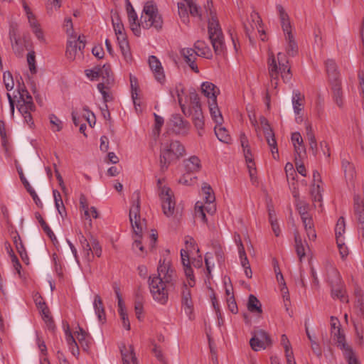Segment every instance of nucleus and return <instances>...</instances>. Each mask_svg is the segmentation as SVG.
Returning a JSON list of instances; mask_svg holds the SVG:
<instances>
[{
  "label": "nucleus",
  "mask_w": 364,
  "mask_h": 364,
  "mask_svg": "<svg viewBox=\"0 0 364 364\" xmlns=\"http://www.w3.org/2000/svg\"><path fill=\"white\" fill-rule=\"evenodd\" d=\"M195 213L196 218L201 219L203 223H207V218L202 203L197 202L196 203Z\"/></svg>",
  "instance_id": "5fc2aeb1"
},
{
  "label": "nucleus",
  "mask_w": 364,
  "mask_h": 364,
  "mask_svg": "<svg viewBox=\"0 0 364 364\" xmlns=\"http://www.w3.org/2000/svg\"><path fill=\"white\" fill-rule=\"evenodd\" d=\"M363 196L358 194L354 195L353 214L358 234L364 240V186H363Z\"/></svg>",
  "instance_id": "6e6552de"
},
{
  "label": "nucleus",
  "mask_w": 364,
  "mask_h": 364,
  "mask_svg": "<svg viewBox=\"0 0 364 364\" xmlns=\"http://www.w3.org/2000/svg\"><path fill=\"white\" fill-rule=\"evenodd\" d=\"M332 84V90H333V97L335 103L339 107H342L343 105V92L341 90V83L340 82H331Z\"/></svg>",
  "instance_id": "bb28decb"
},
{
  "label": "nucleus",
  "mask_w": 364,
  "mask_h": 364,
  "mask_svg": "<svg viewBox=\"0 0 364 364\" xmlns=\"http://www.w3.org/2000/svg\"><path fill=\"white\" fill-rule=\"evenodd\" d=\"M278 70L282 74V77L284 82H289L291 78V68L289 66V61L286 58V55L282 53L277 54V58L276 59Z\"/></svg>",
  "instance_id": "f8f14e48"
},
{
  "label": "nucleus",
  "mask_w": 364,
  "mask_h": 364,
  "mask_svg": "<svg viewBox=\"0 0 364 364\" xmlns=\"http://www.w3.org/2000/svg\"><path fill=\"white\" fill-rule=\"evenodd\" d=\"M157 272L158 274L155 276L159 277L165 284L168 286L174 285L176 275L175 269L172 267L170 262H166V259L160 260Z\"/></svg>",
  "instance_id": "1a4fd4ad"
},
{
  "label": "nucleus",
  "mask_w": 364,
  "mask_h": 364,
  "mask_svg": "<svg viewBox=\"0 0 364 364\" xmlns=\"http://www.w3.org/2000/svg\"><path fill=\"white\" fill-rule=\"evenodd\" d=\"M311 194L313 199L315 201H321V200L322 196L321 193L320 186L318 183H317L316 186H315V184H312Z\"/></svg>",
  "instance_id": "338daca9"
},
{
  "label": "nucleus",
  "mask_w": 364,
  "mask_h": 364,
  "mask_svg": "<svg viewBox=\"0 0 364 364\" xmlns=\"http://www.w3.org/2000/svg\"><path fill=\"white\" fill-rule=\"evenodd\" d=\"M286 40L287 41V46L286 48L287 54L291 56H295L298 53V46L293 35L286 36Z\"/></svg>",
  "instance_id": "c9c22d12"
},
{
  "label": "nucleus",
  "mask_w": 364,
  "mask_h": 364,
  "mask_svg": "<svg viewBox=\"0 0 364 364\" xmlns=\"http://www.w3.org/2000/svg\"><path fill=\"white\" fill-rule=\"evenodd\" d=\"M9 35L14 52L18 56L21 55L23 46L19 37L17 23H11L10 24Z\"/></svg>",
  "instance_id": "9b49d317"
},
{
  "label": "nucleus",
  "mask_w": 364,
  "mask_h": 364,
  "mask_svg": "<svg viewBox=\"0 0 364 364\" xmlns=\"http://www.w3.org/2000/svg\"><path fill=\"white\" fill-rule=\"evenodd\" d=\"M250 344L252 348V349L255 351H258L259 350L264 349L267 346H265L261 341H259L257 337L253 336L250 341Z\"/></svg>",
  "instance_id": "6e6d98bb"
},
{
  "label": "nucleus",
  "mask_w": 364,
  "mask_h": 364,
  "mask_svg": "<svg viewBox=\"0 0 364 364\" xmlns=\"http://www.w3.org/2000/svg\"><path fill=\"white\" fill-rule=\"evenodd\" d=\"M215 134L218 139L222 142L228 144L230 141V136L225 127L216 126L215 127Z\"/></svg>",
  "instance_id": "58836bf2"
},
{
  "label": "nucleus",
  "mask_w": 364,
  "mask_h": 364,
  "mask_svg": "<svg viewBox=\"0 0 364 364\" xmlns=\"http://www.w3.org/2000/svg\"><path fill=\"white\" fill-rule=\"evenodd\" d=\"M294 242L296 252L301 262L302 259L306 256L304 244L301 240L299 232L296 230L294 232Z\"/></svg>",
  "instance_id": "cd10ccee"
},
{
  "label": "nucleus",
  "mask_w": 364,
  "mask_h": 364,
  "mask_svg": "<svg viewBox=\"0 0 364 364\" xmlns=\"http://www.w3.org/2000/svg\"><path fill=\"white\" fill-rule=\"evenodd\" d=\"M150 293L154 300L161 305H165L168 300V287L159 277L150 276L148 280Z\"/></svg>",
  "instance_id": "39448f33"
},
{
  "label": "nucleus",
  "mask_w": 364,
  "mask_h": 364,
  "mask_svg": "<svg viewBox=\"0 0 364 364\" xmlns=\"http://www.w3.org/2000/svg\"><path fill=\"white\" fill-rule=\"evenodd\" d=\"M130 82H131V88H132V98L133 100V102L134 104L135 107L136 108V100L138 97L137 94V79L135 77L130 75Z\"/></svg>",
  "instance_id": "603ef678"
},
{
  "label": "nucleus",
  "mask_w": 364,
  "mask_h": 364,
  "mask_svg": "<svg viewBox=\"0 0 364 364\" xmlns=\"http://www.w3.org/2000/svg\"><path fill=\"white\" fill-rule=\"evenodd\" d=\"M132 205L129 210V220L134 235L141 237L144 228V220L140 218V193L135 191L132 196Z\"/></svg>",
  "instance_id": "423d86ee"
},
{
  "label": "nucleus",
  "mask_w": 364,
  "mask_h": 364,
  "mask_svg": "<svg viewBox=\"0 0 364 364\" xmlns=\"http://www.w3.org/2000/svg\"><path fill=\"white\" fill-rule=\"evenodd\" d=\"M268 70L271 78V87L276 89L278 86L279 73L277 61L273 54H272L268 59Z\"/></svg>",
  "instance_id": "4468645a"
},
{
  "label": "nucleus",
  "mask_w": 364,
  "mask_h": 364,
  "mask_svg": "<svg viewBox=\"0 0 364 364\" xmlns=\"http://www.w3.org/2000/svg\"><path fill=\"white\" fill-rule=\"evenodd\" d=\"M27 62L29 66V70L32 73H36V68L35 65L36 56L33 51L29 52L27 55Z\"/></svg>",
  "instance_id": "69168bd1"
},
{
  "label": "nucleus",
  "mask_w": 364,
  "mask_h": 364,
  "mask_svg": "<svg viewBox=\"0 0 364 364\" xmlns=\"http://www.w3.org/2000/svg\"><path fill=\"white\" fill-rule=\"evenodd\" d=\"M112 287L118 300L119 313L120 314V312H126L124 303L122 300L119 285L117 283H114Z\"/></svg>",
  "instance_id": "49530a36"
},
{
  "label": "nucleus",
  "mask_w": 364,
  "mask_h": 364,
  "mask_svg": "<svg viewBox=\"0 0 364 364\" xmlns=\"http://www.w3.org/2000/svg\"><path fill=\"white\" fill-rule=\"evenodd\" d=\"M65 333L66 336V341L69 345L70 350L73 355L79 354V348L77 344L70 331V325L68 323H64Z\"/></svg>",
  "instance_id": "412c9836"
},
{
  "label": "nucleus",
  "mask_w": 364,
  "mask_h": 364,
  "mask_svg": "<svg viewBox=\"0 0 364 364\" xmlns=\"http://www.w3.org/2000/svg\"><path fill=\"white\" fill-rule=\"evenodd\" d=\"M181 304L184 307V311L186 314H191L193 311V303L191 299V292L186 284H183L181 292Z\"/></svg>",
  "instance_id": "2eb2a0df"
},
{
  "label": "nucleus",
  "mask_w": 364,
  "mask_h": 364,
  "mask_svg": "<svg viewBox=\"0 0 364 364\" xmlns=\"http://www.w3.org/2000/svg\"><path fill=\"white\" fill-rule=\"evenodd\" d=\"M17 107H18L19 112L23 116L27 113H29V112L35 110V105L33 102L23 103V102H21V101H18Z\"/></svg>",
  "instance_id": "37998d69"
},
{
  "label": "nucleus",
  "mask_w": 364,
  "mask_h": 364,
  "mask_svg": "<svg viewBox=\"0 0 364 364\" xmlns=\"http://www.w3.org/2000/svg\"><path fill=\"white\" fill-rule=\"evenodd\" d=\"M170 126L173 131L178 134H186L189 129V123L184 121L179 114L172 115Z\"/></svg>",
  "instance_id": "ddd939ff"
},
{
  "label": "nucleus",
  "mask_w": 364,
  "mask_h": 364,
  "mask_svg": "<svg viewBox=\"0 0 364 364\" xmlns=\"http://www.w3.org/2000/svg\"><path fill=\"white\" fill-rule=\"evenodd\" d=\"M3 81H4L5 87L8 91L13 90L14 86V82L13 76L9 71H6L4 73Z\"/></svg>",
  "instance_id": "8fccbe9b"
},
{
  "label": "nucleus",
  "mask_w": 364,
  "mask_h": 364,
  "mask_svg": "<svg viewBox=\"0 0 364 364\" xmlns=\"http://www.w3.org/2000/svg\"><path fill=\"white\" fill-rule=\"evenodd\" d=\"M100 77L106 80L107 84L112 81V72L109 65H104L102 67H98Z\"/></svg>",
  "instance_id": "4c0bfd02"
},
{
  "label": "nucleus",
  "mask_w": 364,
  "mask_h": 364,
  "mask_svg": "<svg viewBox=\"0 0 364 364\" xmlns=\"http://www.w3.org/2000/svg\"><path fill=\"white\" fill-rule=\"evenodd\" d=\"M149 64L150 68L154 71L156 79L161 82L164 78L165 75L164 74L163 68L159 59L154 56L151 55L149 58Z\"/></svg>",
  "instance_id": "a211bd4d"
},
{
  "label": "nucleus",
  "mask_w": 364,
  "mask_h": 364,
  "mask_svg": "<svg viewBox=\"0 0 364 364\" xmlns=\"http://www.w3.org/2000/svg\"><path fill=\"white\" fill-rule=\"evenodd\" d=\"M304 100V96L302 95L300 92L295 91L294 92V95L292 97V104L294 111L296 114H299L300 112L304 109V103L303 101Z\"/></svg>",
  "instance_id": "c85d7f7f"
},
{
  "label": "nucleus",
  "mask_w": 364,
  "mask_h": 364,
  "mask_svg": "<svg viewBox=\"0 0 364 364\" xmlns=\"http://www.w3.org/2000/svg\"><path fill=\"white\" fill-rule=\"evenodd\" d=\"M296 208H297L301 217L305 216V215L309 214L308 213L309 204H307L306 202L302 201V200H298L296 202Z\"/></svg>",
  "instance_id": "e2e57ef3"
},
{
  "label": "nucleus",
  "mask_w": 364,
  "mask_h": 364,
  "mask_svg": "<svg viewBox=\"0 0 364 364\" xmlns=\"http://www.w3.org/2000/svg\"><path fill=\"white\" fill-rule=\"evenodd\" d=\"M18 92L19 95V100L18 101H21V102L23 103L33 102L32 97L26 89L24 85L23 84L21 86L19 82L18 86Z\"/></svg>",
  "instance_id": "ea45409f"
},
{
  "label": "nucleus",
  "mask_w": 364,
  "mask_h": 364,
  "mask_svg": "<svg viewBox=\"0 0 364 364\" xmlns=\"http://www.w3.org/2000/svg\"><path fill=\"white\" fill-rule=\"evenodd\" d=\"M259 122L264 132V134H272L273 130L270 127L268 120L264 116L259 117Z\"/></svg>",
  "instance_id": "0e129e2a"
},
{
  "label": "nucleus",
  "mask_w": 364,
  "mask_h": 364,
  "mask_svg": "<svg viewBox=\"0 0 364 364\" xmlns=\"http://www.w3.org/2000/svg\"><path fill=\"white\" fill-rule=\"evenodd\" d=\"M196 109L188 110L192 116L193 122L198 130V134L202 135L204 127V117L201 108H196Z\"/></svg>",
  "instance_id": "aec40b11"
},
{
  "label": "nucleus",
  "mask_w": 364,
  "mask_h": 364,
  "mask_svg": "<svg viewBox=\"0 0 364 364\" xmlns=\"http://www.w3.org/2000/svg\"><path fill=\"white\" fill-rule=\"evenodd\" d=\"M91 248L92 252H90V258L93 257L95 254L97 257H100L102 255V247L98 242V240L91 237L90 238Z\"/></svg>",
  "instance_id": "a18cd8bd"
},
{
  "label": "nucleus",
  "mask_w": 364,
  "mask_h": 364,
  "mask_svg": "<svg viewBox=\"0 0 364 364\" xmlns=\"http://www.w3.org/2000/svg\"><path fill=\"white\" fill-rule=\"evenodd\" d=\"M247 309L250 312H257L261 314L262 312V305L257 298L253 294H250L248 298Z\"/></svg>",
  "instance_id": "7c9ffc66"
},
{
  "label": "nucleus",
  "mask_w": 364,
  "mask_h": 364,
  "mask_svg": "<svg viewBox=\"0 0 364 364\" xmlns=\"http://www.w3.org/2000/svg\"><path fill=\"white\" fill-rule=\"evenodd\" d=\"M79 240L83 248L85 257L87 260H90V252H92L91 245L88 242L86 237L82 235L80 236Z\"/></svg>",
  "instance_id": "09e8293b"
},
{
  "label": "nucleus",
  "mask_w": 364,
  "mask_h": 364,
  "mask_svg": "<svg viewBox=\"0 0 364 364\" xmlns=\"http://www.w3.org/2000/svg\"><path fill=\"white\" fill-rule=\"evenodd\" d=\"M35 216H36V218L38 220L39 223L41 224L43 231L50 237V239L53 242H54V241L58 242L57 238H56L54 232L52 231V230L50 228V227L46 223V221L43 220L41 215L38 212H36L35 213Z\"/></svg>",
  "instance_id": "473e14b6"
},
{
  "label": "nucleus",
  "mask_w": 364,
  "mask_h": 364,
  "mask_svg": "<svg viewBox=\"0 0 364 364\" xmlns=\"http://www.w3.org/2000/svg\"><path fill=\"white\" fill-rule=\"evenodd\" d=\"M11 235L13 238V242L21 259L25 263L28 264L29 258L18 233L16 231H15L11 233Z\"/></svg>",
  "instance_id": "6ab92c4d"
},
{
  "label": "nucleus",
  "mask_w": 364,
  "mask_h": 364,
  "mask_svg": "<svg viewBox=\"0 0 364 364\" xmlns=\"http://www.w3.org/2000/svg\"><path fill=\"white\" fill-rule=\"evenodd\" d=\"M79 331H77V340L81 345L82 348L84 350H87L89 349L90 341L88 338H90V335L84 331L82 328L78 326Z\"/></svg>",
  "instance_id": "72a5a7b5"
},
{
  "label": "nucleus",
  "mask_w": 364,
  "mask_h": 364,
  "mask_svg": "<svg viewBox=\"0 0 364 364\" xmlns=\"http://www.w3.org/2000/svg\"><path fill=\"white\" fill-rule=\"evenodd\" d=\"M178 14L183 21V23H187L189 21V17L187 14L186 6L184 4H178Z\"/></svg>",
  "instance_id": "774afa93"
},
{
  "label": "nucleus",
  "mask_w": 364,
  "mask_h": 364,
  "mask_svg": "<svg viewBox=\"0 0 364 364\" xmlns=\"http://www.w3.org/2000/svg\"><path fill=\"white\" fill-rule=\"evenodd\" d=\"M208 105H209L210 112V114H211L213 119L218 124L220 125L222 124L223 119L222 114H220V112L219 111V109H218V107L217 105V102H215V101L208 102Z\"/></svg>",
  "instance_id": "f704fd0d"
},
{
  "label": "nucleus",
  "mask_w": 364,
  "mask_h": 364,
  "mask_svg": "<svg viewBox=\"0 0 364 364\" xmlns=\"http://www.w3.org/2000/svg\"><path fill=\"white\" fill-rule=\"evenodd\" d=\"M306 136L309 144V149L311 150L314 156H316L318 152L317 142L314 134L311 124H306Z\"/></svg>",
  "instance_id": "393cba45"
},
{
  "label": "nucleus",
  "mask_w": 364,
  "mask_h": 364,
  "mask_svg": "<svg viewBox=\"0 0 364 364\" xmlns=\"http://www.w3.org/2000/svg\"><path fill=\"white\" fill-rule=\"evenodd\" d=\"M212 6V1L208 0L205 8L207 11L208 9L210 13L208 26V37L215 53L217 55H220L223 53L225 48L224 36L215 14L211 10Z\"/></svg>",
  "instance_id": "f257e3e1"
},
{
  "label": "nucleus",
  "mask_w": 364,
  "mask_h": 364,
  "mask_svg": "<svg viewBox=\"0 0 364 364\" xmlns=\"http://www.w3.org/2000/svg\"><path fill=\"white\" fill-rule=\"evenodd\" d=\"M343 167L344 168L345 176L349 180H353L354 177V168L348 162L346 161L343 163Z\"/></svg>",
  "instance_id": "13d9d810"
},
{
  "label": "nucleus",
  "mask_w": 364,
  "mask_h": 364,
  "mask_svg": "<svg viewBox=\"0 0 364 364\" xmlns=\"http://www.w3.org/2000/svg\"><path fill=\"white\" fill-rule=\"evenodd\" d=\"M331 274L334 277V279L329 281L331 286V295L335 299H339L341 301L347 302L348 299L345 296V291L341 284L338 272L336 269H332Z\"/></svg>",
  "instance_id": "9d476101"
},
{
  "label": "nucleus",
  "mask_w": 364,
  "mask_h": 364,
  "mask_svg": "<svg viewBox=\"0 0 364 364\" xmlns=\"http://www.w3.org/2000/svg\"><path fill=\"white\" fill-rule=\"evenodd\" d=\"M94 308L100 321L105 318V311L102 300L100 295L96 294L94 299Z\"/></svg>",
  "instance_id": "2f4dec72"
},
{
  "label": "nucleus",
  "mask_w": 364,
  "mask_h": 364,
  "mask_svg": "<svg viewBox=\"0 0 364 364\" xmlns=\"http://www.w3.org/2000/svg\"><path fill=\"white\" fill-rule=\"evenodd\" d=\"M184 1H186L187 6H188L190 14L193 16H201V14L199 12V8L195 3H193L192 0H184Z\"/></svg>",
  "instance_id": "bf43d9fd"
},
{
  "label": "nucleus",
  "mask_w": 364,
  "mask_h": 364,
  "mask_svg": "<svg viewBox=\"0 0 364 364\" xmlns=\"http://www.w3.org/2000/svg\"><path fill=\"white\" fill-rule=\"evenodd\" d=\"M190 107L189 110L196 109V108H201L200 98L196 91L191 92L189 94Z\"/></svg>",
  "instance_id": "de8ad7c7"
},
{
  "label": "nucleus",
  "mask_w": 364,
  "mask_h": 364,
  "mask_svg": "<svg viewBox=\"0 0 364 364\" xmlns=\"http://www.w3.org/2000/svg\"><path fill=\"white\" fill-rule=\"evenodd\" d=\"M331 333L337 346L343 350L345 358L349 361H354L352 356L355 355V353L352 348L346 343L345 336L341 331L340 321L334 316L331 317Z\"/></svg>",
  "instance_id": "20e7f679"
},
{
  "label": "nucleus",
  "mask_w": 364,
  "mask_h": 364,
  "mask_svg": "<svg viewBox=\"0 0 364 364\" xmlns=\"http://www.w3.org/2000/svg\"><path fill=\"white\" fill-rule=\"evenodd\" d=\"M301 218L306 232L307 237L309 240H314L316 237V234L314 228V225L311 216L308 214L305 216L301 217Z\"/></svg>",
  "instance_id": "5701e85b"
},
{
  "label": "nucleus",
  "mask_w": 364,
  "mask_h": 364,
  "mask_svg": "<svg viewBox=\"0 0 364 364\" xmlns=\"http://www.w3.org/2000/svg\"><path fill=\"white\" fill-rule=\"evenodd\" d=\"M201 90L203 95L209 99L208 102H217V96L220 93L219 89L210 82H203Z\"/></svg>",
  "instance_id": "f3484780"
},
{
  "label": "nucleus",
  "mask_w": 364,
  "mask_h": 364,
  "mask_svg": "<svg viewBox=\"0 0 364 364\" xmlns=\"http://www.w3.org/2000/svg\"><path fill=\"white\" fill-rule=\"evenodd\" d=\"M306 336H307L308 338L311 341L312 350L317 356H321V350L320 349L318 344L312 338V336H311V334L309 331V329L307 328L306 329Z\"/></svg>",
  "instance_id": "4d7b16f0"
},
{
  "label": "nucleus",
  "mask_w": 364,
  "mask_h": 364,
  "mask_svg": "<svg viewBox=\"0 0 364 364\" xmlns=\"http://www.w3.org/2000/svg\"><path fill=\"white\" fill-rule=\"evenodd\" d=\"M77 50V41H68L66 49L67 58L73 60L75 58Z\"/></svg>",
  "instance_id": "a19ab883"
},
{
  "label": "nucleus",
  "mask_w": 364,
  "mask_h": 364,
  "mask_svg": "<svg viewBox=\"0 0 364 364\" xmlns=\"http://www.w3.org/2000/svg\"><path fill=\"white\" fill-rule=\"evenodd\" d=\"M185 154V148L178 141L162 142L160 150V169L166 171L169 165Z\"/></svg>",
  "instance_id": "f03ea898"
},
{
  "label": "nucleus",
  "mask_w": 364,
  "mask_h": 364,
  "mask_svg": "<svg viewBox=\"0 0 364 364\" xmlns=\"http://www.w3.org/2000/svg\"><path fill=\"white\" fill-rule=\"evenodd\" d=\"M254 336L257 337V338L264 344H265L266 346H269L272 344V341L269 336L263 330L257 331Z\"/></svg>",
  "instance_id": "864d4df0"
},
{
  "label": "nucleus",
  "mask_w": 364,
  "mask_h": 364,
  "mask_svg": "<svg viewBox=\"0 0 364 364\" xmlns=\"http://www.w3.org/2000/svg\"><path fill=\"white\" fill-rule=\"evenodd\" d=\"M326 72L328 73L331 82H338V73L337 67L333 60H328L326 62Z\"/></svg>",
  "instance_id": "a878e982"
},
{
  "label": "nucleus",
  "mask_w": 364,
  "mask_h": 364,
  "mask_svg": "<svg viewBox=\"0 0 364 364\" xmlns=\"http://www.w3.org/2000/svg\"><path fill=\"white\" fill-rule=\"evenodd\" d=\"M164 179L159 178L157 181V185L160 189L159 196L162 203V209L164 215L170 217L173 214L175 208V200L173 199V194L170 188L161 186Z\"/></svg>",
  "instance_id": "0eeeda50"
},
{
  "label": "nucleus",
  "mask_w": 364,
  "mask_h": 364,
  "mask_svg": "<svg viewBox=\"0 0 364 364\" xmlns=\"http://www.w3.org/2000/svg\"><path fill=\"white\" fill-rule=\"evenodd\" d=\"M119 350L122 361H132L133 363L136 362V358L132 345H130L127 348L124 343H122L119 346Z\"/></svg>",
  "instance_id": "4be33fe9"
},
{
  "label": "nucleus",
  "mask_w": 364,
  "mask_h": 364,
  "mask_svg": "<svg viewBox=\"0 0 364 364\" xmlns=\"http://www.w3.org/2000/svg\"><path fill=\"white\" fill-rule=\"evenodd\" d=\"M346 230V223L343 217H340L335 228L336 238L344 239L343 234Z\"/></svg>",
  "instance_id": "79ce46f5"
},
{
  "label": "nucleus",
  "mask_w": 364,
  "mask_h": 364,
  "mask_svg": "<svg viewBox=\"0 0 364 364\" xmlns=\"http://www.w3.org/2000/svg\"><path fill=\"white\" fill-rule=\"evenodd\" d=\"M126 2H127V11L128 14L129 21V22L136 21H137V15H136V12L134 11V9L131 2L129 1V0H126Z\"/></svg>",
  "instance_id": "680f3d73"
},
{
  "label": "nucleus",
  "mask_w": 364,
  "mask_h": 364,
  "mask_svg": "<svg viewBox=\"0 0 364 364\" xmlns=\"http://www.w3.org/2000/svg\"><path fill=\"white\" fill-rule=\"evenodd\" d=\"M194 49L198 53V56H202L208 59L211 58L213 56L210 48L207 46L205 41H197L194 43Z\"/></svg>",
  "instance_id": "b1692460"
},
{
  "label": "nucleus",
  "mask_w": 364,
  "mask_h": 364,
  "mask_svg": "<svg viewBox=\"0 0 364 364\" xmlns=\"http://www.w3.org/2000/svg\"><path fill=\"white\" fill-rule=\"evenodd\" d=\"M183 266V269L186 277L189 279L188 284L191 287H193L195 285V279L193 275V270L191 267L190 262L188 261L187 264Z\"/></svg>",
  "instance_id": "3c124183"
},
{
  "label": "nucleus",
  "mask_w": 364,
  "mask_h": 364,
  "mask_svg": "<svg viewBox=\"0 0 364 364\" xmlns=\"http://www.w3.org/2000/svg\"><path fill=\"white\" fill-rule=\"evenodd\" d=\"M202 191L205 196V202H215V197L210 186L204 183L202 186Z\"/></svg>",
  "instance_id": "c03bdc74"
},
{
  "label": "nucleus",
  "mask_w": 364,
  "mask_h": 364,
  "mask_svg": "<svg viewBox=\"0 0 364 364\" xmlns=\"http://www.w3.org/2000/svg\"><path fill=\"white\" fill-rule=\"evenodd\" d=\"M112 23L115 31L119 33L120 31H124V25L122 22L119 14L117 11H112Z\"/></svg>",
  "instance_id": "e433bc0d"
},
{
  "label": "nucleus",
  "mask_w": 364,
  "mask_h": 364,
  "mask_svg": "<svg viewBox=\"0 0 364 364\" xmlns=\"http://www.w3.org/2000/svg\"><path fill=\"white\" fill-rule=\"evenodd\" d=\"M344 239H337L336 243L338 248L339 250L340 255H341L342 258L346 257L348 255V250L347 246L344 243Z\"/></svg>",
  "instance_id": "052dcab7"
},
{
  "label": "nucleus",
  "mask_w": 364,
  "mask_h": 364,
  "mask_svg": "<svg viewBox=\"0 0 364 364\" xmlns=\"http://www.w3.org/2000/svg\"><path fill=\"white\" fill-rule=\"evenodd\" d=\"M181 53L191 70L198 73L199 70L197 65L195 63L196 56H198L196 50L193 48H183L181 50Z\"/></svg>",
  "instance_id": "dca6fc26"
},
{
  "label": "nucleus",
  "mask_w": 364,
  "mask_h": 364,
  "mask_svg": "<svg viewBox=\"0 0 364 364\" xmlns=\"http://www.w3.org/2000/svg\"><path fill=\"white\" fill-rule=\"evenodd\" d=\"M141 20V26L144 29L154 27L159 31L162 28V17L159 13L156 3L153 1H149L145 3Z\"/></svg>",
  "instance_id": "7ed1b4c3"
},
{
  "label": "nucleus",
  "mask_w": 364,
  "mask_h": 364,
  "mask_svg": "<svg viewBox=\"0 0 364 364\" xmlns=\"http://www.w3.org/2000/svg\"><path fill=\"white\" fill-rule=\"evenodd\" d=\"M185 167L188 172H196L200 168V161L197 156H193L185 161Z\"/></svg>",
  "instance_id": "c756f323"
}]
</instances>
